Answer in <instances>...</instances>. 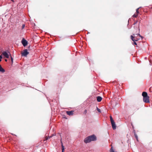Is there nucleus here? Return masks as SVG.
<instances>
[{
	"mask_svg": "<svg viewBox=\"0 0 152 152\" xmlns=\"http://www.w3.org/2000/svg\"><path fill=\"white\" fill-rule=\"evenodd\" d=\"M96 140V137L94 135H92L86 138L84 142L85 143L90 142L91 141H94Z\"/></svg>",
	"mask_w": 152,
	"mask_h": 152,
	"instance_id": "f257e3e1",
	"label": "nucleus"
},
{
	"mask_svg": "<svg viewBox=\"0 0 152 152\" xmlns=\"http://www.w3.org/2000/svg\"><path fill=\"white\" fill-rule=\"evenodd\" d=\"M138 36H140V35L139 34H133V35H131V37L132 40L134 42V41H137L139 39V38H137V37Z\"/></svg>",
	"mask_w": 152,
	"mask_h": 152,
	"instance_id": "f03ea898",
	"label": "nucleus"
},
{
	"mask_svg": "<svg viewBox=\"0 0 152 152\" xmlns=\"http://www.w3.org/2000/svg\"><path fill=\"white\" fill-rule=\"evenodd\" d=\"M2 54V55L7 58H9V56H11L10 53L8 51H7V52L4 51L3 52Z\"/></svg>",
	"mask_w": 152,
	"mask_h": 152,
	"instance_id": "7ed1b4c3",
	"label": "nucleus"
},
{
	"mask_svg": "<svg viewBox=\"0 0 152 152\" xmlns=\"http://www.w3.org/2000/svg\"><path fill=\"white\" fill-rule=\"evenodd\" d=\"M143 101L144 102L149 103L150 102L148 96L143 97Z\"/></svg>",
	"mask_w": 152,
	"mask_h": 152,
	"instance_id": "20e7f679",
	"label": "nucleus"
},
{
	"mask_svg": "<svg viewBox=\"0 0 152 152\" xmlns=\"http://www.w3.org/2000/svg\"><path fill=\"white\" fill-rule=\"evenodd\" d=\"M29 54L26 49L24 50L23 52L22 53V55L24 56H26L27 55Z\"/></svg>",
	"mask_w": 152,
	"mask_h": 152,
	"instance_id": "39448f33",
	"label": "nucleus"
},
{
	"mask_svg": "<svg viewBox=\"0 0 152 152\" xmlns=\"http://www.w3.org/2000/svg\"><path fill=\"white\" fill-rule=\"evenodd\" d=\"M22 43L24 46H25L27 44V42L26 40L23 39L22 41Z\"/></svg>",
	"mask_w": 152,
	"mask_h": 152,
	"instance_id": "423d86ee",
	"label": "nucleus"
},
{
	"mask_svg": "<svg viewBox=\"0 0 152 152\" xmlns=\"http://www.w3.org/2000/svg\"><path fill=\"white\" fill-rule=\"evenodd\" d=\"M111 123L112 124L113 129H115L116 128V126L114 121L113 122H111Z\"/></svg>",
	"mask_w": 152,
	"mask_h": 152,
	"instance_id": "0eeeda50",
	"label": "nucleus"
},
{
	"mask_svg": "<svg viewBox=\"0 0 152 152\" xmlns=\"http://www.w3.org/2000/svg\"><path fill=\"white\" fill-rule=\"evenodd\" d=\"M66 113L67 115H72L73 114V111H66Z\"/></svg>",
	"mask_w": 152,
	"mask_h": 152,
	"instance_id": "6e6552de",
	"label": "nucleus"
},
{
	"mask_svg": "<svg viewBox=\"0 0 152 152\" xmlns=\"http://www.w3.org/2000/svg\"><path fill=\"white\" fill-rule=\"evenodd\" d=\"M142 95L143 97L148 96L147 93L145 92H143L142 94Z\"/></svg>",
	"mask_w": 152,
	"mask_h": 152,
	"instance_id": "1a4fd4ad",
	"label": "nucleus"
},
{
	"mask_svg": "<svg viewBox=\"0 0 152 152\" xmlns=\"http://www.w3.org/2000/svg\"><path fill=\"white\" fill-rule=\"evenodd\" d=\"M102 99V98L100 96H98L97 97V100L98 102H100Z\"/></svg>",
	"mask_w": 152,
	"mask_h": 152,
	"instance_id": "9d476101",
	"label": "nucleus"
},
{
	"mask_svg": "<svg viewBox=\"0 0 152 152\" xmlns=\"http://www.w3.org/2000/svg\"><path fill=\"white\" fill-rule=\"evenodd\" d=\"M61 147H62V152H64V147L63 145V143H62V142L61 141Z\"/></svg>",
	"mask_w": 152,
	"mask_h": 152,
	"instance_id": "9b49d317",
	"label": "nucleus"
},
{
	"mask_svg": "<svg viewBox=\"0 0 152 152\" xmlns=\"http://www.w3.org/2000/svg\"><path fill=\"white\" fill-rule=\"evenodd\" d=\"M0 71L2 72L3 73L5 72V70L1 67L0 68Z\"/></svg>",
	"mask_w": 152,
	"mask_h": 152,
	"instance_id": "f8f14e48",
	"label": "nucleus"
},
{
	"mask_svg": "<svg viewBox=\"0 0 152 152\" xmlns=\"http://www.w3.org/2000/svg\"><path fill=\"white\" fill-rule=\"evenodd\" d=\"M110 152H117L116 151H115L113 149V147H111L110 150Z\"/></svg>",
	"mask_w": 152,
	"mask_h": 152,
	"instance_id": "ddd939ff",
	"label": "nucleus"
},
{
	"mask_svg": "<svg viewBox=\"0 0 152 152\" xmlns=\"http://www.w3.org/2000/svg\"><path fill=\"white\" fill-rule=\"evenodd\" d=\"M110 120L111 122L114 121L113 120L112 117V116H110Z\"/></svg>",
	"mask_w": 152,
	"mask_h": 152,
	"instance_id": "4468645a",
	"label": "nucleus"
},
{
	"mask_svg": "<svg viewBox=\"0 0 152 152\" xmlns=\"http://www.w3.org/2000/svg\"><path fill=\"white\" fill-rule=\"evenodd\" d=\"M134 136H135V137H136L137 140L138 141V136L136 134H134Z\"/></svg>",
	"mask_w": 152,
	"mask_h": 152,
	"instance_id": "2eb2a0df",
	"label": "nucleus"
},
{
	"mask_svg": "<svg viewBox=\"0 0 152 152\" xmlns=\"http://www.w3.org/2000/svg\"><path fill=\"white\" fill-rule=\"evenodd\" d=\"M11 58L12 62V63L13 62V59L12 58V57H11Z\"/></svg>",
	"mask_w": 152,
	"mask_h": 152,
	"instance_id": "dca6fc26",
	"label": "nucleus"
},
{
	"mask_svg": "<svg viewBox=\"0 0 152 152\" xmlns=\"http://www.w3.org/2000/svg\"><path fill=\"white\" fill-rule=\"evenodd\" d=\"M97 110L99 112H101V111H100V109H99V108H98L97 107Z\"/></svg>",
	"mask_w": 152,
	"mask_h": 152,
	"instance_id": "f3484780",
	"label": "nucleus"
},
{
	"mask_svg": "<svg viewBox=\"0 0 152 152\" xmlns=\"http://www.w3.org/2000/svg\"><path fill=\"white\" fill-rule=\"evenodd\" d=\"M139 8H137L136 9V12L137 13H139V11H138V10H139Z\"/></svg>",
	"mask_w": 152,
	"mask_h": 152,
	"instance_id": "a211bd4d",
	"label": "nucleus"
},
{
	"mask_svg": "<svg viewBox=\"0 0 152 152\" xmlns=\"http://www.w3.org/2000/svg\"><path fill=\"white\" fill-rule=\"evenodd\" d=\"M133 16L134 17H136L137 16V15L134 14Z\"/></svg>",
	"mask_w": 152,
	"mask_h": 152,
	"instance_id": "6ab92c4d",
	"label": "nucleus"
},
{
	"mask_svg": "<svg viewBox=\"0 0 152 152\" xmlns=\"http://www.w3.org/2000/svg\"><path fill=\"white\" fill-rule=\"evenodd\" d=\"M135 41H134V42L133 43V44L134 45H137V43Z\"/></svg>",
	"mask_w": 152,
	"mask_h": 152,
	"instance_id": "aec40b11",
	"label": "nucleus"
},
{
	"mask_svg": "<svg viewBox=\"0 0 152 152\" xmlns=\"http://www.w3.org/2000/svg\"><path fill=\"white\" fill-rule=\"evenodd\" d=\"M24 27H25V25L24 24H23L22 25V28H24Z\"/></svg>",
	"mask_w": 152,
	"mask_h": 152,
	"instance_id": "412c9836",
	"label": "nucleus"
},
{
	"mask_svg": "<svg viewBox=\"0 0 152 152\" xmlns=\"http://www.w3.org/2000/svg\"><path fill=\"white\" fill-rule=\"evenodd\" d=\"M2 58V56H1L0 55V59H1Z\"/></svg>",
	"mask_w": 152,
	"mask_h": 152,
	"instance_id": "4be33fe9",
	"label": "nucleus"
},
{
	"mask_svg": "<svg viewBox=\"0 0 152 152\" xmlns=\"http://www.w3.org/2000/svg\"><path fill=\"white\" fill-rule=\"evenodd\" d=\"M49 137L48 138H46V140H48L49 138H50V137Z\"/></svg>",
	"mask_w": 152,
	"mask_h": 152,
	"instance_id": "5701e85b",
	"label": "nucleus"
},
{
	"mask_svg": "<svg viewBox=\"0 0 152 152\" xmlns=\"http://www.w3.org/2000/svg\"><path fill=\"white\" fill-rule=\"evenodd\" d=\"M85 113H87V110H85Z\"/></svg>",
	"mask_w": 152,
	"mask_h": 152,
	"instance_id": "b1692460",
	"label": "nucleus"
},
{
	"mask_svg": "<svg viewBox=\"0 0 152 152\" xmlns=\"http://www.w3.org/2000/svg\"><path fill=\"white\" fill-rule=\"evenodd\" d=\"M139 36L140 37H141L142 38V37L140 35V36Z\"/></svg>",
	"mask_w": 152,
	"mask_h": 152,
	"instance_id": "393cba45",
	"label": "nucleus"
},
{
	"mask_svg": "<svg viewBox=\"0 0 152 152\" xmlns=\"http://www.w3.org/2000/svg\"><path fill=\"white\" fill-rule=\"evenodd\" d=\"M5 61H7V59H5Z\"/></svg>",
	"mask_w": 152,
	"mask_h": 152,
	"instance_id": "a878e982",
	"label": "nucleus"
},
{
	"mask_svg": "<svg viewBox=\"0 0 152 152\" xmlns=\"http://www.w3.org/2000/svg\"><path fill=\"white\" fill-rule=\"evenodd\" d=\"M1 67V65L0 64V68Z\"/></svg>",
	"mask_w": 152,
	"mask_h": 152,
	"instance_id": "bb28decb",
	"label": "nucleus"
},
{
	"mask_svg": "<svg viewBox=\"0 0 152 152\" xmlns=\"http://www.w3.org/2000/svg\"><path fill=\"white\" fill-rule=\"evenodd\" d=\"M1 60L0 59V62H1Z\"/></svg>",
	"mask_w": 152,
	"mask_h": 152,
	"instance_id": "cd10ccee",
	"label": "nucleus"
},
{
	"mask_svg": "<svg viewBox=\"0 0 152 152\" xmlns=\"http://www.w3.org/2000/svg\"><path fill=\"white\" fill-rule=\"evenodd\" d=\"M1 31V29H0V31Z\"/></svg>",
	"mask_w": 152,
	"mask_h": 152,
	"instance_id": "c85d7f7f",
	"label": "nucleus"
}]
</instances>
